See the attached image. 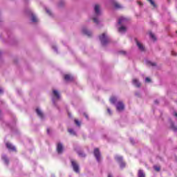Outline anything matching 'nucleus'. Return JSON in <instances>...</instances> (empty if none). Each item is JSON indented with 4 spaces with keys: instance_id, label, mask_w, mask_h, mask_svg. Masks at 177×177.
<instances>
[{
    "instance_id": "obj_6",
    "label": "nucleus",
    "mask_w": 177,
    "mask_h": 177,
    "mask_svg": "<svg viewBox=\"0 0 177 177\" xmlns=\"http://www.w3.org/2000/svg\"><path fill=\"white\" fill-rule=\"evenodd\" d=\"M125 23H127V18L122 17H120L118 19V24L120 25H122V24H125Z\"/></svg>"
},
{
    "instance_id": "obj_31",
    "label": "nucleus",
    "mask_w": 177,
    "mask_h": 177,
    "mask_svg": "<svg viewBox=\"0 0 177 177\" xmlns=\"http://www.w3.org/2000/svg\"><path fill=\"white\" fill-rule=\"evenodd\" d=\"M107 111H108L109 114L111 115V110H110V109H108Z\"/></svg>"
},
{
    "instance_id": "obj_5",
    "label": "nucleus",
    "mask_w": 177,
    "mask_h": 177,
    "mask_svg": "<svg viewBox=\"0 0 177 177\" xmlns=\"http://www.w3.org/2000/svg\"><path fill=\"white\" fill-rule=\"evenodd\" d=\"M115 160L118 162H120V168H124V167H125V163H124L122 162V157H121V156H115Z\"/></svg>"
},
{
    "instance_id": "obj_25",
    "label": "nucleus",
    "mask_w": 177,
    "mask_h": 177,
    "mask_svg": "<svg viewBox=\"0 0 177 177\" xmlns=\"http://www.w3.org/2000/svg\"><path fill=\"white\" fill-rule=\"evenodd\" d=\"M148 1H149V2H150L151 5L156 7V3H154V1L153 0H148Z\"/></svg>"
},
{
    "instance_id": "obj_4",
    "label": "nucleus",
    "mask_w": 177,
    "mask_h": 177,
    "mask_svg": "<svg viewBox=\"0 0 177 177\" xmlns=\"http://www.w3.org/2000/svg\"><path fill=\"white\" fill-rule=\"evenodd\" d=\"M124 104L122 102H118L116 104V109L118 111H122L124 110Z\"/></svg>"
},
{
    "instance_id": "obj_8",
    "label": "nucleus",
    "mask_w": 177,
    "mask_h": 177,
    "mask_svg": "<svg viewBox=\"0 0 177 177\" xmlns=\"http://www.w3.org/2000/svg\"><path fill=\"white\" fill-rule=\"evenodd\" d=\"M57 151L59 154H61V153H63V145L62 144L59 143L57 145Z\"/></svg>"
},
{
    "instance_id": "obj_28",
    "label": "nucleus",
    "mask_w": 177,
    "mask_h": 177,
    "mask_svg": "<svg viewBox=\"0 0 177 177\" xmlns=\"http://www.w3.org/2000/svg\"><path fill=\"white\" fill-rule=\"evenodd\" d=\"M151 82V80H150V78L147 77V78L145 79V82Z\"/></svg>"
},
{
    "instance_id": "obj_37",
    "label": "nucleus",
    "mask_w": 177,
    "mask_h": 177,
    "mask_svg": "<svg viewBox=\"0 0 177 177\" xmlns=\"http://www.w3.org/2000/svg\"><path fill=\"white\" fill-rule=\"evenodd\" d=\"M84 115H85L86 118H88V115L84 113Z\"/></svg>"
},
{
    "instance_id": "obj_20",
    "label": "nucleus",
    "mask_w": 177,
    "mask_h": 177,
    "mask_svg": "<svg viewBox=\"0 0 177 177\" xmlns=\"http://www.w3.org/2000/svg\"><path fill=\"white\" fill-rule=\"evenodd\" d=\"M2 160H3V161H5L6 164H8L9 160H8V158H6V156L3 155L2 156Z\"/></svg>"
},
{
    "instance_id": "obj_13",
    "label": "nucleus",
    "mask_w": 177,
    "mask_h": 177,
    "mask_svg": "<svg viewBox=\"0 0 177 177\" xmlns=\"http://www.w3.org/2000/svg\"><path fill=\"white\" fill-rule=\"evenodd\" d=\"M118 31L119 32L124 34V32L127 31V28L124 26H122L120 28H119Z\"/></svg>"
},
{
    "instance_id": "obj_22",
    "label": "nucleus",
    "mask_w": 177,
    "mask_h": 177,
    "mask_svg": "<svg viewBox=\"0 0 177 177\" xmlns=\"http://www.w3.org/2000/svg\"><path fill=\"white\" fill-rule=\"evenodd\" d=\"M149 36L153 41H156V36L152 32H149Z\"/></svg>"
},
{
    "instance_id": "obj_35",
    "label": "nucleus",
    "mask_w": 177,
    "mask_h": 177,
    "mask_svg": "<svg viewBox=\"0 0 177 177\" xmlns=\"http://www.w3.org/2000/svg\"><path fill=\"white\" fill-rule=\"evenodd\" d=\"M46 12L50 15V11L49 10H46Z\"/></svg>"
},
{
    "instance_id": "obj_27",
    "label": "nucleus",
    "mask_w": 177,
    "mask_h": 177,
    "mask_svg": "<svg viewBox=\"0 0 177 177\" xmlns=\"http://www.w3.org/2000/svg\"><path fill=\"white\" fill-rule=\"evenodd\" d=\"M153 168H154L155 171H160V167H158L157 166H154Z\"/></svg>"
},
{
    "instance_id": "obj_17",
    "label": "nucleus",
    "mask_w": 177,
    "mask_h": 177,
    "mask_svg": "<svg viewBox=\"0 0 177 177\" xmlns=\"http://www.w3.org/2000/svg\"><path fill=\"white\" fill-rule=\"evenodd\" d=\"M82 31H83L84 34H86V35L91 36L92 35V33H91V32H89V30H88V29H83Z\"/></svg>"
},
{
    "instance_id": "obj_3",
    "label": "nucleus",
    "mask_w": 177,
    "mask_h": 177,
    "mask_svg": "<svg viewBox=\"0 0 177 177\" xmlns=\"http://www.w3.org/2000/svg\"><path fill=\"white\" fill-rule=\"evenodd\" d=\"M71 164L75 172H77V173L80 172V167L78 166L77 162H75V161L74 160H71Z\"/></svg>"
},
{
    "instance_id": "obj_33",
    "label": "nucleus",
    "mask_w": 177,
    "mask_h": 177,
    "mask_svg": "<svg viewBox=\"0 0 177 177\" xmlns=\"http://www.w3.org/2000/svg\"><path fill=\"white\" fill-rule=\"evenodd\" d=\"M1 93H3V90H2V88H0V94Z\"/></svg>"
},
{
    "instance_id": "obj_2",
    "label": "nucleus",
    "mask_w": 177,
    "mask_h": 177,
    "mask_svg": "<svg viewBox=\"0 0 177 177\" xmlns=\"http://www.w3.org/2000/svg\"><path fill=\"white\" fill-rule=\"evenodd\" d=\"M94 156L98 162H100V151H99V149L95 148L94 149Z\"/></svg>"
},
{
    "instance_id": "obj_10",
    "label": "nucleus",
    "mask_w": 177,
    "mask_h": 177,
    "mask_svg": "<svg viewBox=\"0 0 177 177\" xmlns=\"http://www.w3.org/2000/svg\"><path fill=\"white\" fill-rule=\"evenodd\" d=\"M95 15H100V7L99 5H95L94 7Z\"/></svg>"
},
{
    "instance_id": "obj_9",
    "label": "nucleus",
    "mask_w": 177,
    "mask_h": 177,
    "mask_svg": "<svg viewBox=\"0 0 177 177\" xmlns=\"http://www.w3.org/2000/svg\"><path fill=\"white\" fill-rule=\"evenodd\" d=\"M136 44L138 48L141 50V52H143V50H145V46H143V44H142V43L137 41Z\"/></svg>"
},
{
    "instance_id": "obj_34",
    "label": "nucleus",
    "mask_w": 177,
    "mask_h": 177,
    "mask_svg": "<svg viewBox=\"0 0 177 177\" xmlns=\"http://www.w3.org/2000/svg\"><path fill=\"white\" fill-rule=\"evenodd\" d=\"M50 129H47V133H50Z\"/></svg>"
},
{
    "instance_id": "obj_38",
    "label": "nucleus",
    "mask_w": 177,
    "mask_h": 177,
    "mask_svg": "<svg viewBox=\"0 0 177 177\" xmlns=\"http://www.w3.org/2000/svg\"><path fill=\"white\" fill-rule=\"evenodd\" d=\"M108 177H112L110 174H109Z\"/></svg>"
},
{
    "instance_id": "obj_24",
    "label": "nucleus",
    "mask_w": 177,
    "mask_h": 177,
    "mask_svg": "<svg viewBox=\"0 0 177 177\" xmlns=\"http://www.w3.org/2000/svg\"><path fill=\"white\" fill-rule=\"evenodd\" d=\"M75 123L76 124V125H77V127H80L81 125V123L77 120H75Z\"/></svg>"
},
{
    "instance_id": "obj_32",
    "label": "nucleus",
    "mask_w": 177,
    "mask_h": 177,
    "mask_svg": "<svg viewBox=\"0 0 177 177\" xmlns=\"http://www.w3.org/2000/svg\"><path fill=\"white\" fill-rule=\"evenodd\" d=\"M53 49H54V50H55V52L57 50V49L56 48V46H53Z\"/></svg>"
},
{
    "instance_id": "obj_15",
    "label": "nucleus",
    "mask_w": 177,
    "mask_h": 177,
    "mask_svg": "<svg viewBox=\"0 0 177 177\" xmlns=\"http://www.w3.org/2000/svg\"><path fill=\"white\" fill-rule=\"evenodd\" d=\"M36 113L39 115V117H40V118H42V117H44V113H42V111H41L39 109H36Z\"/></svg>"
},
{
    "instance_id": "obj_26",
    "label": "nucleus",
    "mask_w": 177,
    "mask_h": 177,
    "mask_svg": "<svg viewBox=\"0 0 177 177\" xmlns=\"http://www.w3.org/2000/svg\"><path fill=\"white\" fill-rule=\"evenodd\" d=\"M78 155L80 156V157H85V153L82 152H78Z\"/></svg>"
},
{
    "instance_id": "obj_23",
    "label": "nucleus",
    "mask_w": 177,
    "mask_h": 177,
    "mask_svg": "<svg viewBox=\"0 0 177 177\" xmlns=\"http://www.w3.org/2000/svg\"><path fill=\"white\" fill-rule=\"evenodd\" d=\"M68 132L69 133H71V135H75V131H74V130H73L72 129H69Z\"/></svg>"
},
{
    "instance_id": "obj_39",
    "label": "nucleus",
    "mask_w": 177,
    "mask_h": 177,
    "mask_svg": "<svg viewBox=\"0 0 177 177\" xmlns=\"http://www.w3.org/2000/svg\"><path fill=\"white\" fill-rule=\"evenodd\" d=\"M53 103H55V100L54 99H53Z\"/></svg>"
},
{
    "instance_id": "obj_12",
    "label": "nucleus",
    "mask_w": 177,
    "mask_h": 177,
    "mask_svg": "<svg viewBox=\"0 0 177 177\" xmlns=\"http://www.w3.org/2000/svg\"><path fill=\"white\" fill-rule=\"evenodd\" d=\"M53 93L55 97H56L57 99H60V94L59 93L58 91L53 90Z\"/></svg>"
},
{
    "instance_id": "obj_36",
    "label": "nucleus",
    "mask_w": 177,
    "mask_h": 177,
    "mask_svg": "<svg viewBox=\"0 0 177 177\" xmlns=\"http://www.w3.org/2000/svg\"><path fill=\"white\" fill-rule=\"evenodd\" d=\"M172 55H173L174 56H176V53H175V52H172Z\"/></svg>"
},
{
    "instance_id": "obj_7",
    "label": "nucleus",
    "mask_w": 177,
    "mask_h": 177,
    "mask_svg": "<svg viewBox=\"0 0 177 177\" xmlns=\"http://www.w3.org/2000/svg\"><path fill=\"white\" fill-rule=\"evenodd\" d=\"M6 146L8 150H12V151H15L16 150V148L12 145L10 142H6Z\"/></svg>"
},
{
    "instance_id": "obj_30",
    "label": "nucleus",
    "mask_w": 177,
    "mask_h": 177,
    "mask_svg": "<svg viewBox=\"0 0 177 177\" xmlns=\"http://www.w3.org/2000/svg\"><path fill=\"white\" fill-rule=\"evenodd\" d=\"M147 63H148V64H150L151 66H156V64L152 63L151 62H148Z\"/></svg>"
},
{
    "instance_id": "obj_1",
    "label": "nucleus",
    "mask_w": 177,
    "mask_h": 177,
    "mask_svg": "<svg viewBox=\"0 0 177 177\" xmlns=\"http://www.w3.org/2000/svg\"><path fill=\"white\" fill-rule=\"evenodd\" d=\"M100 39L102 45H106L109 42V37L106 36V33H103L100 37Z\"/></svg>"
},
{
    "instance_id": "obj_18",
    "label": "nucleus",
    "mask_w": 177,
    "mask_h": 177,
    "mask_svg": "<svg viewBox=\"0 0 177 177\" xmlns=\"http://www.w3.org/2000/svg\"><path fill=\"white\" fill-rule=\"evenodd\" d=\"M114 6L116 8V9H121V8H122V6L118 3H115Z\"/></svg>"
},
{
    "instance_id": "obj_16",
    "label": "nucleus",
    "mask_w": 177,
    "mask_h": 177,
    "mask_svg": "<svg viewBox=\"0 0 177 177\" xmlns=\"http://www.w3.org/2000/svg\"><path fill=\"white\" fill-rule=\"evenodd\" d=\"M31 21L33 23H37V21H38V19L37 18V17H35V15H34V14H32L31 15Z\"/></svg>"
},
{
    "instance_id": "obj_14",
    "label": "nucleus",
    "mask_w": 177,
    "mask_h": 177,
    "mask_svg": "<svg viewBox=\"0 0 177 177\" xmlns=\"http://www.w3.org/2000/svg\"><path fill=\"white\" fill-rule=\"evenodd\" d=\"M133 85H135L138 88H139V86H140V83L139 82V80H137V79H133Z\"/></svg>"
},
{
    "instance_id": "obj_21",
    "label": "nucleus",
    "mask_w": 177,
    "mask_h": 177,
    "mask_svg": "<svg viewBox=\"0 0 177 177\" xmlns=\"http://www.w3.org/2000/svg\"><path fill=\"white\" fill-rule=\"evenodd\" d=\"M138 177H145V173H143V171L142 170L138 171Z\"/></svg>"
},
{
    "instance_id": "obj_40",
    "label": "nucleus",
    "mask_w": 177,
    "mask_h": 177,
    "mask_svg": "<svg viewBox=\"0 0 177 177\" xmlns=\"http://www.w3.org/2000/svg\"><path fill=\"white\" fill-rule=\"evenodd\" d=\"M122 53H123V54H125V52H124V51H123V52H122Z\"/></svg>"
},
{
    "instance_id": "obj_29",
    "label": "nucleus",
    "mask_w": 177,
    "mask_h": 177,
    "mask_svg": "<svg viewBox=\"0 0 177 177\" xmlns=\"http://www.w3.org/2000/svg\"><path fill=\"white\" fill-rule=\"evenodd\" d=\"M93 21H94V23H96V24L99 23V21H97V19H96V18H93Z\"/></svg>"
},
{
    "instance_id": "obj_19",
    "label": "nucleus",
    "mask_w": 177,
    "mask_h": 177,
    "mask_svg": "<svg viewBox=\"0 0 177 177\" xmlns=\"http://www.w3.org/2000/svg\"><path fill=\"white\" fill-rule=\"evenodd\" d=\"M110 102L111 103L114 104L115 102H117V98L115 97H112L110 99Z\"/></svg>"
},
{
    "instance_id": "obj_11",
    "label": "nucleus",
    "mask_w": 177,
    "mask_h": 177,
    "mask_svg": "<svg viewBox=\"0 0 177 177\" xmlns=\"http://www.w3.org/2000/svg\"><path fill=\"white\" fill-rule=\"evenodd\" d=\"M64 80L65 81H73V80H74V77H73V76L70 75H65Z\"/></svg>"
}]
</instances>
